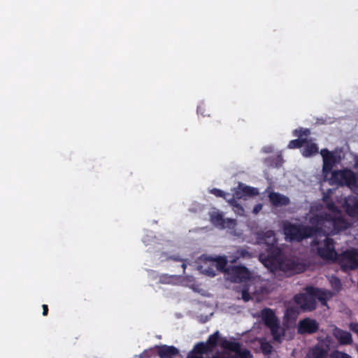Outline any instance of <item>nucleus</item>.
<instances>
[{
  "label": "nucleus",
  "instance_id": "1",
  "mask_svg": "<svg viewBox=\"0 0 358 358\" xmlns=\"http://www.w3.org/2000/svg\"><path fill=\"white\" fill-rule=\"evenodd\" d=\"M333 296V293L313 286H307L305 292L299 293L294 296L295 303L303 311H313L317 307V300L322 306H327V301Z\"/></svg>",
  "mask_w": 358,
  "mask_h": 358
},
{
  "label": "nucleus",
  "instance_id": "2",
  "mask_svg": "<svg viewBox=\"0 0 358 358\" xmlns=\"http://www.w3.org/2000/svg\"><path fill=\"white\" fill-rule=\"evenodd\" d=\"M327 215H313L309 218L311 226L286 223L284 225V233L291 241H301L305 238H310L318 234L322 222Z\"/></svg>",
  "mask_w": 358,
  "mask_h": 358
},
{
  "label": "nucleus",
  "instance_id": "3",
  "mask_svg": "<svg viewBox=\"0 0 358 358\" xmlns=\"http://www.w3.org/2000/svg\"><path fill=\"white\" fill-rule=\"evenodd\" d=\"M264 250L259 254V260L271 271L276 270L280 265V262L285 257L282 250L278 246L264 248Z\"/></svg>",
  "mask_w": 358,
  "mask_h": 358
},
{
  "label": "nucleus",
  "instance_id": "4",
  "mask_svg": "<svg viewBox=\"0 0 358 358\" xmlns=\"http://www.w3.org/2000/svg\"><path fill=\"white\" fill-rule=\"evenodd\" d=\"M315 215H327L326 219L321 224V229L318 231V234H335L341 229L345 228V220L341 217H334L327 213H320Z\"/></svg>",
  "mask_w": 358,
  "mask_h": 358
},
{
  "label": "nucleus",
  "instance_id": "5",
  "mask_svg": "<svg viewBox=\"0 0 358 358\" xmlns=\"http://www.w3.org/2000/svg\"><path fill=\"white\" fill-rule=\"evenodd\" d=\"M327 180L331 185L351 186L357 183L355 174L348 169L332 171L330 178L328 177Z\"/></svg>",
  "mask_w": 358,
  "mask_h": 358
},
{
  "label": "nucleus",
  "instance_id": "6",
  "mask_svg": "<svg viewBox=\"0 0 358 358\" xmlns=\"http://www.w3.org/2000/svg\"><path fill=\"white\" fill-rule=\"evenodd\" d=\"M343 271H348L358 268V250L348 249L338 255L337 259Z\"/></svg>",
  "mask_w": 358,
  "mask_h": 358
},
{
  "label": "nucleus",
  "instance_id": "7",
  "mask_svg": "<svg viewBox=\"0 0 358 358\" xmlns=\"http://www.w3.org/2000/svg\"><path fill=\"white\" fill-rule=\"evenodd\" d=\"M228 275L233 282H245L252 278L251 272L245 266H229Z\"/></svg>",
  "mask_w": 358,
  "mask_h": 358
},
{
  "label": "nucleus",
  "instance_id": "8",
  "mask_svg": "<svg viewBox=\"0 0 358 358\" xmlns=\"http://www.w3.org/2000/svg\"><path fill=\"white\" fill-rule=\"evenodd\" d=\"M276 270L282 271L286 275L292 276L304 271V265L296 260L284 257Z\"/></svg>",
  "mask_w": 358,
  "mask_h": 358
},
{
  "label": "nucleus",
  "instance_id": "9",
  "mask_svg": "<svg viewBox=\"0 0 358 358\" xmlns=\"http://www.w3.org/2000/svg\"><path fill=\"white\" fill-rule=\"evenodd\" d=\"M330 343L331 339L327 336V341H322L309 348L304 358H327Z\"/></svg>",
  "mask_w": 358,
  "mask_h": 358
},
{
  "label": "nucleus",
  "instance_id": "10",
  "mask_svg": "<svg viewBox=\"0 0 358 358\" xmlns=\"http://www.w3.org/2000/svg\"><path fill=\"white\" fill-rule=\"evenodd\" d=\"M258 194L257 189L247 185H244L242 183H239L238 186L234 189L233 194L234 198L230 199L229 202L234 207L238 208L243 210L242 206L237 203L235 199H241L243 196H255Z\"/></svg>",
  "mask_w": 358,
  "mask_h": 358
},
{
  "label": "nucleus",
  "instance_id": "11",
  "mask_svg": "<svg viewBox=\"0 0 358 358\" xmlns=\"http://www.w3.org/2000/svg\"><path fill=\"white\" fill-rule=\"evenodd\" d=\"M334 244V239L327 237L324 241L323 247L317 249L320 257L325 260H337L338 255L335 250Z\"/></svg>",
  "mask_w": 358,
  "mask_h": 358
},
{
  "label": "nucleus",
  "instance_id": "12",
  "mask_svg": "<svg viewBox=\"0 0 358 358\" xmlns=\"http://www.w3.org/2000/svg\"><path fill=\"white\" fill-rule=\"evenodd\" d=\"M320 154L323 158L322 174L324 180H327L333 171L332 169L336 163V159L334 155L327 149H322Z\"/></svg>",
  "mask_w": 358,
  "mask_h": 358
},
{
  "label": "nucleus",
  "instance_id": "13",
  "mask_svg": "<svg viewBox=\"0 0 358 358\" xmlns=\"http://www.w3.org/2000/svg\"><path fill=\"white\" fill-rule=\"evenodd\" d=\"M319 329V323L315 320L306 317L301 320L297 325V333L301 335L313 334Z\"/></svg>",
  "mask_w": 358,
  "mask_h": 358
},
{
  "label": "nucleus",
  "instance_id": "14",
  "mask_svg": "<svg viewBox=\"0 0 358 358\" xmlns=\"http://www.w3.org/2000/svg\"><path fill=\"white\" fill-rule=\"evenodd\" d=\"M210 222L215 227H218L221 229L234 228L236 225L235 220L227 218L224 219L222 213L219 211H214L210 215Z\"/></svg>",
  "mask_w": 358,
  "mask_h": 358
},
{
  "label": "nucleus",
  "instance_id": "15",
  "mask_svg": "<svg viewBox=\"0 0 358 358\" xmlns=\"http://www.w3.org/2000/svg\"><path fill=\"white\" fill-rule=\"evenodd\" d=\"M157 353L159 358H174L179 355V350L173 345H157Z\"/></svg>",
  "mask_w": 358,
  "mask_h": 358
},
{
  "label": "nucleus",
  "instance_id": "16",
  "mask_svg": "<svg viewBox=\"0 0 358 358\" xmlns=\"http://www.w3.org/2000/svg\"><path fill=\"white\" fill-rule=\"evenodd\" d=\"M258 240L264 245V248L278 245L275 234L272 230L258 233Z\"/></svg>",
  "mask_w": 358,
  "mask_h": 358
},
{
  "label": "nucleus",
  "instance_id": "17",
  "mask_svg": "<svg viewBox=\"0 0 358 358\" xmlns=\"http://www.w3.org/2000/svg\"><path fill=\"white\" fill-rule=\"evenodd\" d=\"M333 335L341 345H346L352 343V337L350 332L336 327L333 329Z\"/></svg>",
  "mask_w": 358,
  "mask_h": 358
},
{
  "label": "nucleus",
  "instance_id": "18",
  "mask_svg": "<svg viewBox=\"0 0 358 358\" xmlns=\"http://www.w3.org/2000/svg\"><path fill=\"white\" fill-rule=\"evenodd\" d=\"M345 211L347 214L352 217H358V198L352 196H349L345 201Z\"/></svg>",
  "mask_w": 358,
  "mask_h": 358
},
{
  "label": "nucleus",
  "instance_id": "19",
  "mask_svg": "<svg viewBox=\"0 0 358 358\" xmlns=\"http://www.w3.org/2000/svg\"><path fill=\"white\" fill-rule=\"evenodd\" d=\"M268 199L271 203L275 207L285 206L290 203L287 196L275 192H270Z\"/></svg>",
  "mask_w": 358,
  "mask_h": 358
},
{
  "label": "nucleus",
  "instance_id": "20",
  "mask_svg": "<svg viewBox=\"0 0 358 358\" xmlns=\"http://www.w3.org/2000/svg\"><path fill=\"white\" fill-rule=\"evenodd\" d=\"M262 320L268 328L279 322L274 312L271 308H264L261 312Z\"/></svg>",
  "mask_w": 358,
  "mask_h": 358
},
{
  "label": "nucleus",
  "instance_id": "21",
  "mask_svg": "<svg viewBox=\"0 0 358 358\" xmlns=\"http://www.w3.org/2000/svg\"><path fill=\"white\" fill-rule=\"evenodd\" d=\"M217 271L224 272L228 274V260L225 257H217L210 259Z\"/></svg>",
  "mask_w": 358,
  "mask_h": 358
},
{
  "label": "nucleus",
  "instance_id": "22",
  "mask_svg": "<svg viewBox=\"0 0 358 358\" xmlns=\"http://www.w3.org/2000/svg\"><path fill=\"white\" fill-rule=\"evenodd\" d=\"M275 341L281 343L285 335L284 329L280 327V322L268 327Z\"/></svg>",
  "mask_w": 358,
  "mask_h": 358
},
{
  "label": "nucleus",
  "instance_id": "23",
  "mask_svg": "<svg viewBox=\"0 0 358 358\" xmlns=\"http://www.w3.org/2000/svg\"><path fill=\"white\" fill-rule=\"evenodd\" d=\"M303 150V155L305 157H310L318 152V147L314 143H306Z\"/></svg>",
  "mask_w": 358,
  "mask_h": 358
},
{
  "label": "nucleus",
  "instance_id": "24",
  "mask_svg": "<svg viewBox=\"0 0 358 358\" xmlns=\"http://www.w3.org/2000/svg\"><path fill=\"white\" fill-rule=\"evenodd\" d=\"M220 338V333L218 331H215L214 334H211L207 341L206 342V344L208 345L209 349L213 351V350L217 346L218 341Z\"/></svg>",
  "mask_w": 358,
  "mask_h": 358
},
{
  "label": "nucleus",
  "instance_id": "25",
  "mask_svg": "<svg viewBox=\"0 0 358 358\" xmlns=\"http://www.w3.org/2000/svg\"><path fill=\"white\" fill-rule=\"evenodd\" d=\"M308 143L307 138H299L292 140L289 141L287 147L289 149L300 148Z\"/></svg>",
  "mask_w": 358,
  "mask_h": 358
},
{
  "label": "nucleus",
  "instance_id": "26",
  "mask_svg": "<svg viewBox=\"0 0 358 358\" xmlns=\"http://www.w3.org/2000/svg\"><path fill=\"white\" fill-rule=\"evenodd\" d=\"M203 268V273L210 277H214L216 275L217 269L215 266L212 264V261H210L209 265L201 266Z\"/></svg>",
  "mask_w": 358,
  "mask_h": 358
},
{
  "label": "nucleus",
  "instance_id": "27",
  "mask_svg": "<svg viewBox=\"0 0 358 358\" xmlns=\"http://www.w3.org/2000/svg\"><path fill=\"white\" fill-rule=\"evenodd\" d=\"M251 255L248 251L246 250L242 249V250H238L236 251V256L234 257H231L229 262L231 264L236 263L237 260L240 258H244V257H250Z\"/></svg>",
  "mask_w": 358,
  "mask_h": 358
},
{
  "label": "nucleus",
  "instance_id": "28",
  "mask_svg": "<svg viewBox=\"0 0 358 358\" xmlns=\"http://www.w3.org/2000/svg\"><path fill=\"white\" fill-rule=\"evenodd\" d=\"M157 355V345H155L152 348L145 350L142 354L140 355L141 358H151L155 357Z\"/></svg>",
  "mask_w": 358,
  "mask_h": 358
},
{
  "label": "nucleus",
  "instance_id": "29",
  "mask_svg": "<svg viewBox=\"0 0 358 358\" xmlns=\"http://www.w3.org/2000/svg\"><path fill=\"white\" fill-rule=\"evenodd\" d=\"M329 282L331 285V287L336 291H340L341 289L342 284L341 280L338 278L336 276H331Z\"/></svg>",
  "mask_w": 358,
  "mask_h": 358
},
{
  "label": "nucleus",
  "instance_id": "30",
  "mask_svg": "<svg viewBox=\"0 0 358 358\" xmlns=\"http://www.w3.org/2000/svg\"><path fill=\"white\" fill-rule=\"evenodd\" d=\"M310 134V131L308 129L300 128L299 129H295L294 131V135L298 136L299 138H303L302 137L308 136Z\"/></svg>",
  "mask_w": 358,
  "mask_h": 358
},
{
  "label": "nucleus",
  "instance_id": "31",
  "mask_svg": "<svg viewBox=\"0 0 358 358\" xmlns=\"http://www.w3.org/2000/svg\"><path fill=\"white\" fill-rule=\"evenodd\" d=\"M330 358H352L351 356L345 352L335 351L330 355Z\"/></svg>",
  "mask_w": 358,
  "mask_h": 358
},
{
  "label": "nucleus",
  "instance_id": "32",
  "mask_svg": "<svg viewBox=\"0 0 358 358\" xmlns=\"http://www.w3.org/2000/svg\"><path fill=\"white\" fill-rule=\"evenodd\" d=\"M168 259H172V260H173L175 262H181L182 264H181L180 266L182 268V273H185L187 265H186L184 259H182V258H180L178 256H171V257H169Z\"/></svg>",
  "mask_w": 358,
  "mask_h": 358
},
{
  "label": "nucleus",
  "instance_id": "33",
  "mask_svg": "<svg viewBox=\"0 0 358 358\" xmlns=\"http://www.w3.org/2000/svg\"><path fill=\"white\" fill-rule=\"evenodd\" d=\"M210 192L211 194H214L217 197H222L226 199V193L220 189L213 188Z\"/></svg>",
  "mask_w": 358,
  "mask_h": 358
},
{
  "label": "nucleus",
  "instance_id": "34",
  "mask_svg": "<svg viewBox=\"0 0 358 358\" xmlns=\"http://www.w3.org/2000/svg\"><path fill=\"white\" fill-rule=\"evenodd\" d=\"M241 297L245 301H248L251 299L248 288L244 287L241 291Z\"/></svg>",
  "mask_w": 358,
  "mask_h": 358
},
{
  "label": "nucleus",
  "instance_id": "35",
  "mask_svg": "<svg viewBox=\"0 0 358 358\" xmlns=\"http://www.w3.org/2000/svg\"><path fill=\"white\" fill-rule=\"evenodd\" d=\"M327 208L328 210H329L331 212L337 213L338 212V208L336 206L334 201H330L327 202Z\"/></svg>",
  "mask_w": 358,
  "mask_h": 358
},
{
  "label": "nucleus",
  "instance_id": "36",
  "mask_svg": "<svg viewBox=\"0 0 358 358\" xmlns=\"http://www.w3.org/2000/svg\"><path fill=\"white\" fill-rule=\"evenodd\" d=\"M350 329L352 331L358 335V323L351 322L350 324Z\"/></svg>",
  "mask_w": 358,
  "mask_h": 358
},
{
  "label": "nucleus",
  "instance_id": "37",
  "mask_svg": "<svg viewBox=\"0 0 358 358\" xmlns=\"http://www.w3.org/2000/svg\"><path fill=\"white\" fill-rule=\"evenodd\" d=\"M204 110H205L204 106H203V105L199 106L197 108V113H200L203 116H206V115L204 113Z\"/></svg>",
  "mask_w": 358,
  "mask_h": 358
},
{
  "label": "nucleus",
  "instance_id": "38",
  "mask_svg": "<svg viewBox=\"0 0 358 358\" xmlns=\"http://www.w3.org/2000/svg\"><path fill=\"white\" fill-rule=\"evenodd\" d=\"M43 308V315L46 316L48 314V305L43 304L42 306Z\"/></svg>",
  "mask_w": 358,
  "mask_h": 358
},
{
  "label": "nucleus",
  "instance_id": "39",
  "mask_svg": "<svg viewBox=\"0 0 358 358\" xmlns=\"http://www.w3.org/2000/svg\"><path fill=\"white\" fill-rule=\"evenodd\" d=\"M261 209H262V205H261V204H258V205H256V206H255L253 211H254L255 213H257V212H259Z\"/></svg>",
  "mask_w": 358,
  "mask_h": 358
},
{
  "label": "nucleus",
  "instance_id": "40",
  "mask_svg": "<svg viewBox=\"0 0 358 358\" xmlns=\"http://www.w3.org/2000/svg\"><path fill=\"white\" fill-rule=\"evenodd\" d=\"M355 168L358 169V157L355 159Z\"/></svg>",
  "mask_w": 358,
  "mask_h": 358
}]
</instances>
